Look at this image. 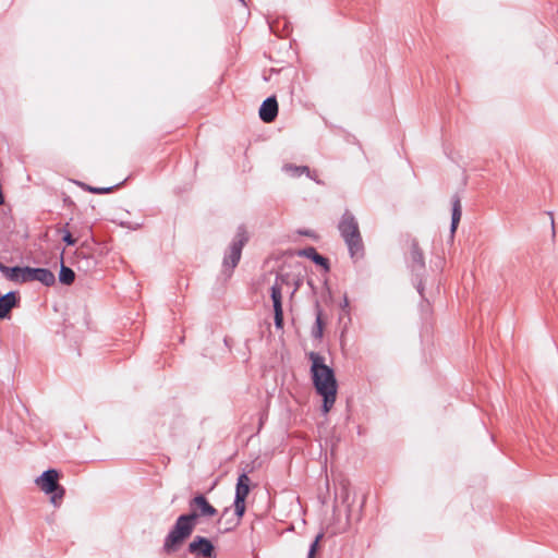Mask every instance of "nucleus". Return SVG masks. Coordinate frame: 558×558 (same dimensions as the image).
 <instances>
[{
	"instance_id": "obj_1",
	"label": "nucleus",
	"mask_w": 558,
	"mask_h": 558,
	"mask_svg": "<svg viewBox=\"0 0 558 558\" xmlns=\"http://www.w3.org/2000/svg\"><path fill=\"white\" fill-rule=\"evenodd\" d=\"M306 356L311 361L310 373L313 386L316 393L323 398L320 411L326 415L337 399L338 383L336 374L333 368L325 363V357L319 353L311 351Z\"/></svg>"
},
{
	"instance_id": "obj_2",
	"label": "nucleus",
	"mask_w": 558,
	"mask_h": 558,
	"mask_svg": "<svg viewBox=\"0 0 558 558\" xmlns=\"http://www.w3.org/2000/svg\"><path fill=\"white\" fill-rule=\"evenodd\" d=\"M341 238L348 246L349 255L353 260L364 257L365 248L359 228V222L350 210H345L338 223Z\"/></svg>"
},
{
	"instance_id": "obj_3",
	"label": "nucleus",
	"mask_w": 558,
	"mask_h": 558,
	"mask_svg": "<svg viewBox=\"0 0 558 558\" xmlns=\"http://www.w3.org/2000/svg\"><path fill=\"white\" fill-rule=\"evenodd\" d=\"M195 526L194 513L180 514L163 539L161 548L162 553L166 555L177 553L184 542L193 534Z\"/></svg>"
},
{
	"instance_id": "obj_4",
	"label": "nucleus",
	"mask_w": 558,
	"mask_h": 558,
	"mask_svg": "<svg viewBox=\"0 0 558 558\" xmlns=\"http://www.w3.org/2000/svg\"><path fill=\"white\" fill-rule=\"evenodd\" d=\"M247 241L248 236L246 230L243 226H240L222 260L221 272L226 279L232 276L233 269L238 266L242 256V250Z\"/></svg>"
},
{
	"instance_id": "obj_5",
	"label": "nucleus",
	"mask_w": 558,
	"mask_h": 558,
	"mask_svg": "<svg viewBox=\"0 0 558 558\" xmlns=\"http://www.w3.org/2000/svg\"><path fill=\"white\" fill-rule=\"evenodd\" d=\"M60 473L56 469H48L41 473L35 483L40 489L50 496L53 506H58L65 495V488L59 484Z\"/></svg>"
},
{
	"instance_id": "obj_6",
	"label": "nucleus",
	"mask_w": 558,
	"mask_h": 558,
	"mask_svg": "<svg viewBox=\"0 0 558 558\" xmlns=\"http://www.w3.org/2000/svg\"><path fill=\"white\" fill-rule=\"evenodd\" d=\"M190 511L187 513L195 514V523L197 524L199 518H213L218 513V510L208 501L203 494H197L189 501Z\"/></svg>"
},
{
	"instance_id": "obj_7",
	"label": "nucleus",
	"mask_w": 558,
	"mask_h": 558,
	"mask_svg": "<svg viewBox=\"0 0 558 558\" xmlns=\"http://www.w3.org/2000/svg\"><path fill=\"white\" fill-rule=\"evenodd\" d=\"M251 480L246 473H241L236 480L235 495L233 500V507L236 508V513L240 517H244L246 506L245 500L251 490Z\"/></svg>"
},
{
	"instance_id": "obj_8",
	"label": "nucleus",
	"mask_w": 558,
	"mask_h": 558,
	"mask_svg": "<svg viewBox=\"0 0 558 558\" xmlns=\"http://www.w3.org/2000/svg\"><path fill=\"white\" fill-rule=\"evenodd\" d=\"M187 551L201 558H216L214 543L205 536L196 535L187 545Z\"/></svg>"
},
{
	"instance_id": "obj_9",
	"label": "nucleus",
	"mask_w": 558,
	"mask_h": 558,
	"mask_svg": "<svg viewBox=\"0 0 558 558\" xmlns=\"http://www.w3.org/2000/svg\"><path fill=\"white\" fill-rule=\"evenodd\" d=\"M25 283L38 281L45 287H52L56 283L54 274L48 268L25 266Z\"/></svg>"
},
{
	"instance_id": "obj_10",
	"label": "nucleus",
	"mask_w": 558,
	"mask_h": 558,
	"mask_svg": "<svg viewBox=\"0 0 558 558\" xmlns=\"http://www.w3.org/2000/svg\"><path fill=\"white\" fill-rule=\"evenodd\" d=\"M21 302L19 291H9L8 293L0 295V320L10 318L11 311L17 307Z\"/></svg>"
},
{
	"instance_id": "obj_11",
	"label": "nucleus",
	"mask_w": 558,
	"mask_h": 558,
	"mask_svg": "<svg viewBox=\"0 0 558 558\" xmlns=\"http://www.w3.org/2000/svg\"><path fill=\"white\" fill-rule=\"evenodd\" d=\"M278 101L275 95L267 97L259 107V118L265 123H271L278 116Z\"/></svg>"
},
{
	"instance_id": "obj_12",
	"label": "nucleus",
	"mask_w": 558,
	"mask_h": 558,
	"mask_svg": "<svg viewBox=\"0 0 558 558\" xmlns=\"http://www.w3.org/2000/svg\"><path fill=\"white\" fill-rule=\"evenodd\" d=\"M411 270L416 276L421 277L425 271V259L422 250L418 246L417 241H413L411 244Z\"/></svg>"
},
{
	"instance_id": "obj_13",
	"label": "nucleus",
	"mask_w": 558,
	"mask_h": 558,
	"mask_svg": "<svg viewBox=\"0 0 558 558\" xmlns=\"http://www.w3.org/2000/svg\"><path fill=\"white\" fill-rule=\"evenodd\" d=\"M299 256L311 259L315 265L322 267L325 271L330 270V263L327 257L319 254L314 246H307L299 251Z\"/></svg>"
},
{
	"instance_id": "obj_14",
	"label": "nucleus",
	"mask_w": 558,
	"mask_h": 558,
	"mask_svg": "<svg viewBox=\"0 0 558 558\" xmlns=\"http://www.w3.org/2000/svg\"><path fill=\"white\" fill-rule=\"evenodd\" d=\"M0 271L4 277L13 282L25 283V266H7L0 262Z\"/></svg>"
},
{
	"instance_id": "obj_15",
	"label": "nucleus",
	"mask_w": 558,
	"mask_h": 558,
	"mask_svg": "<svg viewBox=\"0 0 558 558\" xmlns=\"http://www.w3.org/2000/svg\"><path fill=\"white\" fill-rule=\"evenodd\" d=\"M326 322L324 319V312L319 302L315 303V323L311 330V336L314 340H322L324 336V329Z\"/></svg>"
},
{
	"instance_id": "obj_16",
	"label": "nucleus",
	"mask_w": 558,
	"mask_h": 558,
	"mask_svg": "<svg viewBox=\"0 0 558 558\" xmlns=\"http://www.w3.org/2000/svg\"><path fill=\"white\" fill-rule=\"evenodd\" d=\"M230 512H231L230 507L225 508L221 513L220 519L218 520L219 523H221L225 520L223 533L231 532V531L235 530L240 525L242 518H243L236 513V508H234L233 514L228 517Z\"/></svg>"
},
{
	"instance_id": "obj_17",
	"label": "nucleus",
	"mask_w": 558,
	"mask_h": 558,
	"mask_svg": "<svg viewBox=\"0 0 558 558\" xmlns=\"http://www.w3.org/2000/svg\"><path fill=\"white\" fill-rule=\"evenodd\" d=\"M462 216L461 199L458 194L452 196L450 233L454 235Z\"/></svg>"
},
{
	"instance_id": "obj_18",
	"label": "nucleus",
	"mask_w": 558,
	"mask_h": 558,
	"mask_svg": "<svg viewBox=\"0 0 558 558\" xmlns=\"http://www.w3.org/2000/svg\"><path fill=\"white\" fill-rule=\"evenodd\" d=\"M60 259L59 282L64 286H71L74 282L76 275L72 268L64 265L63 252L60 255Z\"/></svg>"
},
{
	"instance_id": "obj_19",
	"label": "nucleus",
	"mask_w": 558,
	"mask_h": 558,
	"mask_svg": "<svg viewBox=\"0 0 558 558\" xmlns=\"http://www.w3.org/2000/svg\"><path fill=\"white\" fill-rule=\"evenodd\" d=\"M280 279L281 278L277 276L275 283L270 288V298L274 308L282 307V288L279 284Z\"/></svg>"
},
{
	"instance_id": "obj_20",
	"label": "nucleus",
	"mask_w": 558,
	"mask_h": 558,
	"mask_svg": "<svg viewBox=\"0 0 558 558\" xmlns=\"http://www.w3.org/2000/svg\"><path fill=\"white\" fill-rule=\"evenodd\" d=\"M121 185V183L119 184H116V185H112V186H107V187H98V186H92V185H88V184H82V187L92 193V194H97V195H105V194H109L111 193L113 190H116L117 187H119Z\"/></svg>"
},
{
	"instance_id": "obj_21",
	"label": "nucleus",
	"mask_w": 558,
	"mask_h": 558,
	"mask_svg": "<svg viewBox=\"0 0 558 558\" xmlns=\"http://www.w3.org/2000/svg\"><path fill=\"white\" fill-rule=\"evenodd\" d=\"M283 170L286 172H290L293 177H300L303 173L310 175V168L307 166H295L292 163H287L283 166Z\"/></svg>"
},
{
	"instance_id": "obj_22",
	"label": "nucleus",
	"mask_w": 558,
	"mask_h": 558,
	"mask_svg": "<svg viewBox=\"0 0 558 558\" xmlns=\"http://www.w3.org/2000/svg\"><path fill=\"white\" fill-rule=\"evenodd\" d=\"M323 537H324V533H322V532L316 535L315 539L310 545L307 558H315L316 551L319 548V543L323 539Z\"/></svg>"
},
{
	"instance_id": "obj_23",
	"label": "nucleus",
	"mask_w": 558,
	"mask_h": 558,
	"mask_svg": "<svg viewBox=\"0 0 558 558\" xmlns=\"http://www.w3.org/2000/svg\"><path fill=\"white\" fill-rule=\"evenodd\" d=\"M274 323H275L276 329L283 328L284 319H283V308L282 307L274 308Z\"/></svg>"
},
{
	"instance_id": "obj_24",
	"label": "nucleus",
	"mask_w": 558,
	"mask_h": 558,
	"mask_svg": "<svg viewBox=\"0 0 558 558\" xmlns=\"http://www.w3.org/2000/svg\"><path fill=\"white\" fill-rule=\"evenodd\" d=\"M62 241L68 245V246H74L76 244V239L72 235V233L66 230V229H63L62 230Z\"/></svg>"
},
{
	"instance_id": "obj_25",
	"label": "nucleus",
	"mask_w": 558,
	"mask_h": 558,
	"mask_svg": "<svg viewBox=\"0 0 558 558\" xmlns=\"http://www.w3.org/2000/svg\"><path fill=\"white\" fill-rule=\"evenodd\" d=\"M416 290H417L418 294L424 299V284H423V281L421 278L416 283Z\"/></svg>"
},
{
	"instance_id": "obj_26",
	"label": "nucleus",
	"mask_w": 558,
	"mask_h": 558,
	"mask_svg": "<svg viewBox=\"0 0 558 558\" xmlns=\"http://www.w3.org/2000/svg\"><path fill=\"white\" fill-rule=\"evenodd\" d=\"M121 226H123V227H128V228L133 229V230H136V229H138V228L141 227V225H140V223H136V225H134V226H131L130 223H126V222H121Z\"/></svg>"
},
{
	"instance_id": "obj_27",
	"label": "nucleus",
	"mask_w": 558,
	"mask_h": 558,
	"mask_svg": "<svg viewBox=\"0 0 558 558\" xmlns=\"http://www.w3.org/2000/svg\"><path fill=\"white\" fill-rule=\"evenodd\" d=\"M341 307H342L343 310H344V308H347V307H349V300H348L347 295H344V298H343V302H342V304H341Z\"/></svg>"
},
{
	"instance_id": "obj_28",
	"label": "nucleus",
	"mask_w": 558,
	"mask_h": 558,
	"mask_svg": "<svg viewBox=\"0 0 558 558\" xmlns=\"http://www.w3.org/2000/svg\"><path fill=\"white\" fill-rule=\"evenodd\" d=\"M300 233H301V234H304V235H310V234H311V231L306 230V231H301Z\"/></svg>"
}]
</instances>
